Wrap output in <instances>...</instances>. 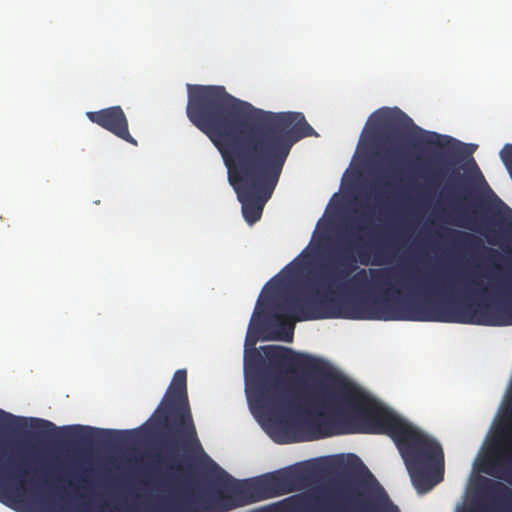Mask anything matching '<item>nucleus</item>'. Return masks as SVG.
<instances>
[{
  "label": "nucleus",
  "instance_id": "12",
  "mask_svg": "<svg viewBox=\"0 0 512 512\" xmlns=\"http://www.w3.org/2000/svg\"><path fill=\"white\" fill-rule=\"evenodd\" d=\"M163 512H204L202 498L198 492L187 483L180 485L176 493L172 494L165 502Z\"/></svg>",
  "mask_w": 512,
  "mask_h": 512
},
{
  "label": "nucleus",
  "instance_id": "26",
  "mask_svg": "<svg viewBox=\"0 0 512 512\" xmlns=\"http://www.w3.org/2000/svg\"><path fill=\"white\" fill-rule=\"evenodd\" d=\"M129 451H130V452L132 451V448H131V447L129 448Z\"/></svg>",
  "mask_w": 512,
  "mask_h": 512
},
{
  "label": "nucleus",
  "instance_id": "17",
  "mask_svg": "<svg viewBox=\"0 0 512 512\" xmlns=\"http://www.w3.org/2000/svg\"><path fill=\"white\" fill-rule=\"evenodd\" d=\"M373 264H376V265H380L383 263L382 260H380V252H375L374 254V261L372 262Z\"/></svg>",
  "mask_w": 512,
  "mask_h": 512
},
{
  "label": "nucleus",
  "instance_id": "7",
  "mask_svg": "<svg viewBox=\"0 0 512 512\" xmlns=\"http://www.w3.org/2000/svg\"><path fill=\"white\" fill-rule=\"evenodd\" d=\"M375 126H382L392 132H400L413 128L414 132L408 135L410 144L419 150H443L456 152V147L462 145L460 141L436 132L426 131L413 123V120L399 108H382L374 112L369 118Z\"/></svg>",
  "mask_w": 512,
  "mask_h": 512
},
{
  "label": "nucleus",
  "instance_id": "11",
  "mask_svg": "<svg viewBox=\"0 0 512 512\" xmlns=\"http://www.w3.org/2000/svg\"><path fill=\"white\" fill-rule=\"evenodd\" d=\"M88 119L128 141V125L124 111L120 106H113L99 111L87 112Z\"/></svg>",
  "mask_w": 512,
  "mask_h": 512
},
{
  "label": "nucleus",
  "instance_id": "18",
  "mask_svg": "<svg viewBox=\"0 0 512 512\" xmlns=\"http://www.w3.org/2000/svg\"><path fill=\"white\" fill-rule=\"evenodd\" d=\"M379 138L383 141V143H388L390 141V135L388 133H381Z\"/></svg>",
  "mask_w": 512,
  "mask_h": 512
},
{
  "label": "nucleus",
  "instance_id": "10",
  "mask_svg": "<svg viewBox=\"0 0 512 512\" xmlns=\"http://www.w3.org/2000/svg\"><path fill=\"white\" fill-rule=\"evenodd\" d=\"M481 470L497 479L512 483V441L502 447L495 441L488 455L483 459Z\"/></svg>",
  "mask_w": 512,
  "mask_h": 512
},
{
  "label": "nucleus",
  "instance_id": "19",
  "mask_svg": "<svg viewBox=\"0 0 512 512\" xmlns=\"http://www.w3.org/2000/svg\"><path fill=\"white\" fill-rule=\"evenodd\" d=\"M441 172H442V170L435 171V172L433 173V180H437V179L439 178V176H441V175H442V173H441Z\"/></svg>",
  "mask_w": 512,
  "mask_h": 512
},
{
  "label": "nucleus",
  "instance_id": "5",
  "mask_svg": "<svg viewBox=\"0 0 512 512\" xmlns=\"http://www.w3.org/2000/svg\"><path fill=\"white\" fill-rule=\"evenodd\" d=\"M220 469L218 485L222 489L217 512H224L259 500L282 496L294 491L303 478L297 467L280 469L262 476L239 481Z\"/></svg>",
  "mask_w": 512,
  "mask_h": 512
},
{
  "label": "nucleus",
  "instance_id": "13",
  "mask_svg": "<svg viewBox=\"0 0 512 512\" xmlns=\"http://www.w3.org/2000/svg\"><path fill=\"white\" fill-rule=\"evenodd\" d=\"M480 492L487 498L512 506V489L500 481L482 478L480 480Z\"/></svg>",
  "mask_w": 512,
  "mask_h": 512
},
{
  "label": "nucleus",
  "instance_id": "20",
  "mask_svg": "<svg viewBox=\"0 0 512 512\" xmlns=\"http://www.w3.org/2000/svg\"><path fill=\"white\" fill-rule=\"evenodd\" d=\"M389 510L390 512H399L397 507L389 503Z\"/></svg>",
  "mask_w": 512,
  "mask_h": 512
},
{
  "label": "nucleus",
  "instance_id": "9",
  "mask_svg": "<svg viewBox=\"0 0 512 512\" xmlns=\"http://www.w3.org/2000/svg\"><path fill=\"white\" fill-rule=\"evenodd\" d=\"M263 351L273 367L287 368L289 370L301 369L312 372L320 371L319 359L295 353L292 349L282 346H265Z\"/></svg>",
  "mask_w": 512,
  "mask_h": 512
},
{
  "label": "nucleus",
  "instance_id": "3",
  "mask_svg": "<svg viewBox=\"0 0 512 512\" xmlns=\"http://www.w3.org/2000/svg\"><path fill=\"white\" fill-rule=\"evenodd\" d=\"M186 114L221 154L249 225L262 216L295 143L316 135L301 112H271L224 86L187 85Z\"/></svg>",
  "mask_w": 512,
  "mask_h": 512
},
{
  "label": "nucleus",
  "instance_id": "22",
  "mask_svg": "<svg viewBox=\"0 0 512 512\" xmlns=\"http://www.w3.org/2000/svg\"><path fill=\"white\" fill-rule=\"evenodd\" d=\"M487 241L489 244H495V241L489 235H487Z\"/></svg>",
  "mask_w": 512,
  "mask_h": 512
},
{
  "label": "nucleus",
  "instance_id": "21",
  "mask_svg": "<svg viewBox=\"0 0 512 512\" xmlns=\"http://www.w3.org/2000/svg\"><path fill=\"white\" fill-rule=\"evenodd\" d=\"M505 417L512 419V407L509 410H507Z\"/></svg>",
  "mask_w": 512,
  "mask_h": 512
},
{
  "label": "nucleus",
  "instance_id": "16",
  "mask_svg": "<svg viewBox=\"0 0 512 512\" xmlns=\"http://www.w3.org/2000/svg\"><path fill=\"white\" fill-rule=\"evenodd\" d=\"M256 310H257V308L255 309L254 314H256ZM253 316H255V315H253ZM254 326H255L254 317H252L250 325H249V329L246 334V339H245L246 346H254L258 340L257 334H255L253 332Z\"/></svg>",
  "mask_w": 512,
  "mask_h": 512
},
{
  "label": "nucleus",
  "instance_id": "14",
  "mask_svg": "<svg viewBox=\"0 0 512 512\" xmlns=\"http://www.w3.org/2000/svg\"><path fill=\"white\" fill-rule=\"evenodd\" d=\"M487 210L500 226L509 227L512 225V209L495 194H493V199L487 206Z\"/></svg>",
  "mask_w": 512,
  "mask_h": 512
},
{
  "label": "nucleus",
  "instance_id": "4",
  "mask_svg": "<svg viewBox=\"0 0 512 512\" xmlns=\"http://www.w3.org/2000/svg\"><path fill=\"white\" fill-rule=\"evenodd\" d=\"M138 434L144 437L160 436L161 450L148 455L151 462L172 472L180 479L184 473L179 451L195 453L203 451L193 420L187 392V372L177 370L157 409L139 429H130V441Z\"/></svg>",
  "mask_w": 512,
  "mask_h": 512
},
{
  "label": "nucleus",
  "instance_id": "2",
  "mask_svg": "<svg viewBox=\"0 0 512 512\" xmlns=\"http://www.w3.org/2000/svg\"><path fill=\"white\" fill-rule=\"evenodd\" d=\"M255 360H245V391L253 415L273 420L295 411L313 416L296 424L305 433L300 440L336 434H385L395 442L418 493H426L443 480L444 452L438 441L380 405L358 385L340 374L312 384L286 389L282 379Z\"/></svg>",
  "mask_w": 512,
  "mask_h": 512
},
{
  "label": "nucleus",
  "instance_id": "8",
  "mask_svg": "<svg viewBox=\"0 0 512 512\" xmlns=\"http://www.w3.org/2000/svg\"><path fill=\"white\" fill-rule=\"evenodd\" d=\"M272 320L278 329L271 331L264 339L291 342L293 339L294 322L312 320L315 315L306 309V294L300 291L284 294L275 304Z\"/></svg>",
  "mask_w": 512,
  "mask_h": 512
},
{
  "label": "nucleus",
  "instance_id": "15",
  "mask_svg": "<svg viewBox=\"0 0 512 512\" xmlns=\"http://www.w3.org/2000/svg\"><path fill=\"white\" fill-rule=\"evenodd\" d=\"M338 465L345 469V470H356L358 468L365 471L369 482L371 484H375L378 486L379 490L384 493L383 488L379 486L374 476L371 474V472L367 469V467L363 464V462L360 460V458L354 454H349L346 459L343 457H340L337 460Z\"/></svg>",
  "mask_w": 512,
  "mask_h": 512
},
{
  "label": "nucleus",
  "instance_id": "25",
  "mask_svg": "<svg viewBox=\"0 0 512 512\" xmlns=\"http://www.w3.org/2000/svg\"><path fill=\"white\" fill-rule=\"evenodd\" d=\"M469 512H477V511H476V510H471V511H469Z\"/></svg>",
  "mask_w": 512,
  "mask_h": 512
},
{
  "label": "nucleus",
  "instance_id": "23",
  "mask_svg": "<svg viewBox=\"0 0 512 512\" xmlns=\"http://www.w3.org/2000/svg\"><path fill=\"white\" fill-rule=\"evenodd\" d=\"M130 144L137 145L136 140L130 135Z\"/></svg>",
  "mask_w": 512,
  "mask_h": 512
},
{
  "label": "nucleus",
  "instance_id": "24",
  "mask_svg": "<svg viewBox=\"0 0 512 512\" xmlns=\"http://www.w3.org/2000/svg\"><path fill=\"white\" fill-rule=\"evenodd\" d=\"M275 280H276V277H274L273 279H271V280H270V282H269L266 286H268L269 284L274 285V281H275Z\"/></svg>",
  "mask_w": 512,
  "mask_h": 512
},
{
  "label": "nucleus",
  "instance_id": "1",
  "mask_svg": "<svg viewBox=\"0 0 512 512\" xmlns=\"http://www.w3.org/2000/svg\"><path fill=\"white\" fill-rule=\"evenodd\" d=\"M372 227L361 211L350 225L355 239L330 264L302 278L306 309L319 319L418 321L484 326L511 325V278L495 279L500 252L473 233L445 228L438 235L455 251L480 260L464 272L429 274L396 267L357 269L369 264Z\"/></svg>",
  "mask_w": 512,
  "mask_h": 512
},
{
  "label": "nucleus",
  "instance_id": "6",
  "mask_svg": "<svg viewBox=\"0 0 512 512\" xmlns=\"http://www.w3.org/2000/svg\"><path fill=\"white\" fill-rule=\"evenodd\" d=\"M468 164L471 166V175L464 177L459 172L453 171L440 191V197L455 208L449 212L453 216V224L468 229H475L474 224L479 221L478 211L472 208L474 200L473 184H485L486 180L480 171L474 158H470Z\"/></svg>",
  "mask_w": 512,
  "mask_h": 512
}]
</instances>
